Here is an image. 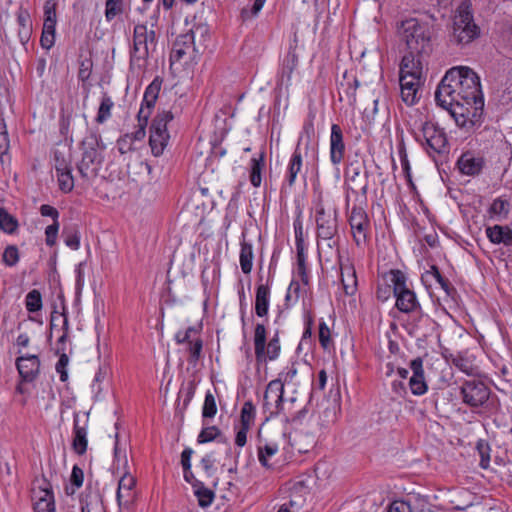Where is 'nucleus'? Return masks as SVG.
Instances as JSON below:
<instances>
[{
	"mask_svg": "<svg viewBox=\"0 0 512 512\" xmlns=\"http://www.w3.org/2000/svg\"><path fill=\"white\" fill-rule=\"evenodd\" d=\"M59 188L62 192L68 193L72 191L74 187V179L71 174V169L65 170L63 172L56 173Z\"/></svg>",
	"mask_w": 512,
	"mask_h": 512,
	"instance_id": "obj_49",
	"label": "nucleus"
},
{
	"mask_svg": "<svg viewBox=\"0 0 512 512\" xmlns=\"http://www.w3.org/2000/svg\"><path fill=\"white\" fill-rule=\"evenodd\" d=\"M359 86V82L354 75L349 76L347 72L343 75V81L339 83V94L343 92L345 97L350 101L356 100V90Z\"/></svg>",
	"mask_w": 512,
	"mask_h": 512,
	"instance_id": "obj_34",
	"label": "nucleus"
},
{
	"mask_svg": "<svg viewBox=\"0 0 512 512\" xmlns=\"http://www.w3.org/2000/svg\"><path fill=\"white\" fill-rule=\"evenodd\" d=\"M317 236L323 240L332 239L338 232L337 211L318 203L315 209Z\"/></svg>",
	"mask_w": 512,
	"mask_h": 512,
	"instance_id": "obj_10",
	"label": "nucleus"
},
{
	"mask_svg": "<svg viewBox=\"0 0 512 512\" xmlns=\"http://www.w3.org/2000/svg\"><path fill=\"white\" fill-rule=\"evenodd\" d=\"M65 244L72 250H78L80 247V232L77 225L65 226L62 231Z\"/></svg>",
	"mask_w": 512,
	"mask_h": 512,
	"instance_id": "obj_37",
	"label": "nucleus"
},
{
	"mask_svg": "<svg viewBox=\"0 0 512 512\" xmlns=\"http://www.w3.org/2000/svg\"><path fill=\"white\" fill-rule=\"evenodd\" d=\"M202 349L203 341L200 337L189 341V344H187V351L189 353L188 361L192 364H196L201 357Z\"/></svg>",
	"mask_w": 512,
	"mask_h": 512,
	"instance_id": "obj_46",
	"label": "nucleus"
},
{
	"mask_svg": "<svg viewBox=\"0 0 512 512\" xmlns=\"http://www.w3.org/2000/svg\"><path fill=\"white\" fill-rule=\"evenodd\" d=\"M16 366L23 380L32 382L39 374L40 360L36 355L21 356L17 358Z\"/></svg>",
	"mask_w": 512,
	"mask_h": 512,
	"instance_id": "obj_19",
	"label": "nucleus"
},
{
	"mask_svg": "<svg viewBox=\"0 0 512 512\" xmlns=\"http://www.w3.org/2000/svg\"><path fill=\"white\" fill-rule=\"evenodd\" d=\"M241 250H240V266L244 274H249L253 266V248L252 245L245 240V234H242Z\"/></svg>",
	"mask_w": 512,
	"mask_h": 512,
	"instance_id": "obj_32",
	"label": "nucleus"
},
{
	"mask_svg": "<svg viewBox=\"0 0 512 512\" xmlns=\"http://www.w3.org/2000/svg\"><path fill=\"white\" fill-rule=\"evenodd\" d=\"M298 65V57L294 52H289L284 58L281 70L279 72V82L281 85L288 86L291 82L292 73Z\"/></svg>",
	"mask_w": 512,
	"mask_h": 512,
	"instance_id": "obj_27",
	"label": "nucleus"
},
{
	"mask_svg": "<svg viewBox=\"0 0 512 512\" xmlns=\"http://www.w3.org/2000/svg\"><path fill=\"white\" fill-rule=\"evenodd\" d=\"M217 413V405L215 396L211 391H207L202 408V416L204 418H213Z\"/></svg>",
	"mask_w": 512,
	"mask_h": 512,
	"instance_id": "obj_48",
	"label": "nucleus"
},
{
	"mask_svg": "<svg viewBox=\"0 0 512 512\" xmlns=\"http://www.w3.org/2000/svg\"><path fill=\"white\" fill-rule=\"evenodd\" d=\"M54 167L57 172H63L71 169L70 160L65 157V154L59 150H55L53 153Z\"/></svg>",
	"mask_w": 512,
	"mask_h": 512,
	"instance_id": "obj_56",
	"label": "nucleus"
},
{
	"mask_svg": "<svg viewBox=\"0 0 512 512\" xmlns=\"http://www.w3.org/2000/svg\"><path fill=\"white\" fill-rule=\"evenodd\" d=\"M319 342L324 350H329L333 346L330 329L324 321L319 323Z\"/></svg>",
	"mask_w": 512,
	"mask_h": 512,
	"instance_id": "obj_51",
	"label": "nucleus"
},
{
	"mask_svg": "<svg viewBox=\"0 0 512 512\" xmlns=\"http://www.w3.org/2000/svg\"><path fill=\"white\" fill-rule=\"evenodd\" d=\"M483 96L480 77L467 66L449 69L435 92L437 104L447 110Z\"/></svg>",
	"mask_w": 512,
	"mask_h": 512,
	"instance_id": "obj_1",
	"label": "nucleus"
},
{
	"mask_svg": "<svg viewBox=\"0 0 512 512\" xmlns=\"http://www.w3.org/2000/svg\"><path fill=\"white\" fill-rule=\"evenodd\" d=\"M92 62L90 60H83L80 62L78 78L82 82L88 80L91 76Z\"/></svg>",
	"mask_w": 512,
	"mask_h": 512,
	"instance_id": "obj_61",
	"label": "nucleus"
},
{
	"mask_svg": "<svg viewBox=\"0 0 512 512\" xmlns=\"http://www.w3.org/2000/svg\"><path fill=\"white\" fill-rule=\"evenodd\" d=\"M302 164V153L298 144L289 160L287 167L286 182L289 187L294 186L297 176L302 171Z\"/></svg>",
	"mask_w": 512,
	"mask_h": 512,
	"instance_id": "obj_23",
	"label": "nucleus"
},
{
	"mask_svg": "<svg viewBox=\"0 0 512 512\" xmlns=\"http://www.w3.org/2000/svg\"><path fill=\"white\" fill-rule=\"evenodd\" d=\"M348 222L355 244L365 246L371 236V222L367 212L360 206H353L348 215Z\"/></svg>",
	"mask_w": 512,
	"mask_h": 512,
	"instance_id": "obj_9",
	"label": "nucleus"
},
{
	"mask_svg": "<svg viewBox=\"0 0 512 512\" xmlns=\"http://www.w3.org/2000/svg\"><path fill=\"white\" fill-rule=\"evenodd\" d=\"M345 143L341 127L338 124L331 126L330 160L333 165H339L345 157Z\"/></svg>",
	"mask_w": 512,
	"mask_h": 512,
	"instance_id": "obj_17",
	"label": "nucleus"
},
{
	"mask_svg": "<svg viewBox=\"0 0 512 512\" xmlns=\"http://www.w3.org/2000/svg\"><path fill=\"white\" fill-rule=\"evenodd\" d=\"M388 512H412V509L409 503L397 500L390 504Z\"/></svg>",
	"mask_w": 512,
	"mask_h": 512,
	"instance_id": "obj_64",
	"label": "nucleus"
},
{
	"mask_svg": "<svg viewBox=\"0 0 512 512\" xmlns=\"http://www.w3.org/2000/svg\"><path fill=\"white\" fill-rule=\"evenodd\" d=\"M486 235L494 244H512V230L507 226L494 225L486 229Z\"/></svg>",
	"mask_w": 512,
	"mask_h": 512,
	"instance_id": "obj_24",
	"label": "nucleus"
},
{
	"mask_svg": "<svg viewBox=\"0 0 512 512\" xmlns=\"http://www.w3.org/2000/svg\"><path fill=\"white\" fill-rule=\"evenodd\" d=\"M136 484L135 478L130 474H125L121 477L118 483L117 500L121 504L122 500L128 503L133 498L132 489Z\"/></svg>",
	"mask_w": 512,
	"mask_h": 512,
	"instance_id": "obj_29",
	"label": "nucleus"
},
{
	"mask_svg": "<svg viewBox=\"0 0 512 512\" xmlns=\"http://www.w3.org/2000/svg\"><path fill=\"white\" fill-rule=\"evenodd\" d=\"M35 512H56L55 500H48V502H34Z\"/></svg>",
	"mask_w": 512,
	"mask_h": 512,
	"instance_id": "obj_63",
	"label": "nucleus"
},
{
	"mask_svg": "<svg viewBox=\"0 0 512 512\" xmlns=\"http://www.w3.org/2000/svg\"><path fill=\"white\" fill-rule=\"evenodd\" d=\"M401 98L408 106L414 105L419 99V89L423 83V78L419 79L412 76L399 77Z\"/></svg>",
	"mask_w": 512,
	"mask_h": 512,
	"instance_id": "obj_16",
	"label": "nucleus"
},
{
	"mask_svg": "<svg viewBox=\"0 0 512 512\" xmlns=\"http://www.w3.org/2000/svg\"><path fill=\"white\" fill-rule=\"evenodd\" d=\"M421 279L424 283H428L431 281V279H434L437 283H439L447 296L452 297L456 292L455 288L451 285L449 280L441 275L438 267L435 265H432L430 270L426 271L422 275Z\"/></svg>",
	"mask_w": 512,
	"mask_h": 512,
	"instance_id": "obj_26",
	"label": "nucleus"
},
{
	"mask_svg": "<svg viewBox=\"0 0 512 512\" xmlns=\"http://www.w3.org/2000/svg\"><path fill=\"white\" fill-rule=\"evenodd\" d=\"M480 36V28L475 23L471 3L463 1L455 11L453 17L451 40L464 46Z\"/></svg>",
	"mask_w": 512,
	"mask_h": 512,
	"instance_id": "obj_3",
	"label": "nucleus"
},
{
	"mask_svg": "<svg viewBox=\"0 0 512 512\" xmlns=\"http://www.w3.org/2000/svg\"><path fill=\"white\" fill-rule=\"evenodd\" d=\"M341 282L346 295H354L357 290V277L353 266H341Z\"/></svg>",
	"mask_w": 512,
	"mask_h": 512,
	"instance_id": "obj_30",
	"label": "nucleus"
},
{
	"mask_svg": "<svg viewBox=\"0 0 512 512\" xmlns=\"http://www.w3.org/2000/svg\"><path fill=\"white\" fill-rule=\"evenodd\" d=\"M256 410L251 401H246L241 408L239 426L251 428L255 421Z\"/></svg>",
	"mask_w": 512,
	"mask_h": 512,
	"instance_id": "obj_38",
	"label": "nucleus"
},
{
	"mask_svg": "<svg viewBox=\"0 0 512 512\" xmlns=\"http://www.w3.org/2000/svg\"><path fill=\"white\" fill-rule=\"evenodd\" d=\"M279 450L277 443H266L264 446L258 447V459L259 462L265 466L269 467V459L273 457Z\"/></svg>",
	"mask_w": 512,
	"mask_h": 512,
	"instance_id": "obj_41",
	"label": "nucleus"
},
{
	"mask_svg": "<svg viewBox=\"0 0 512 512\" xmlns=\"http://www.w3.org/2000/svg\"><path fill=\"white\" fill-rule=\"evenodd\" d=\"M80 502L82 512H106L102 496L97 490L87 489Z\"/></svg>",
	"mask_w": 512,
	"mask_h": 512,
	"instance_id": "obj_22",
	"label": "nucleus"
},
{
	"mask_svg": "<svg viewBox=\"0 0 512 512\" xmlns=\"http://www.w3.org/2000/svg\"><path fill=\"white\" fill-rule=\"evenodd\" d=\"M485 165L484 158L475 155L473 152L467 151L463 153L458 161L457 167L459 171L468 176H476L481 173Z\"/></svg>",
	"mask_w": 512,
	"mask_h": 512,
	"instance_id": "obj_18",
	"label": "nucleus"
},
{
	"mask_svg": "<svg viewBox=\"0 0 512 512\" xmlns=\"http://www.w3.org/2000/svg\"><path fill=\"white\" fill-rule=\"evenodd\" d=\"M59 230V223L53 222V224L49 225L45 229L46 235V244L50 247L54 246L57 239V234Z\"/></svg>",
	"mask_w": 512,
	"mask_h": 512,
	"instance_id": "obj_59",
	"label": "nucleus"
},
{
	"mask_svg": "<svg viewBox=\"0 0 512 512\" xmlns=\"http://www.w3.org/2000/svg\"><path fill=\"white\" fill-rule=\"evenodd\" d=\"M156 42L154 30H148L146 25L138 24L133 31V48L130 55V67L142 70L149 56V47Z\"/></svg>",
	"mask_w": 512,
	"mask_h": 512,
	"instance_id": "obj_5",
	"label": "nucleus"
},
{
	"mask_svg": "<svg viewBox=\"0 0 512 512\" xmlns=\"http://www.w3.org/2000/svg\"><path fill=\"white\" fill-rule=\"evenodd\" d=\"M73 441L72 447L78 455H83L87 450V429L85 426H80L78 422V415L74 416L73 427Z\"/></svg>",
	"mask_w": 512,
	"mask_h": 512,
	"instance_id": "obj_25",
	"label": "nucleus"
},
{
	"mask_svg": "<svg viewBox=\"0 0 512 512\" xmlns=\"http://www.w3.org/2000/svg\"><path fill=\"white\" fill-rule=\"evenodd\" d=\"M270 289L267 285L260 284L256 290L255 313L258 317H264L269 310Z\"/></svg>",
	"mask_w": 512,
	"mask_h": 512,
	"instance_id": "obj_28",
	"label": "nucleus"
},
{
	"mask_svg": "<svg viewBox=\"0 0 512 512\" xmlns=\"http://www.w3.org/2000/svg\"><path fill=\"white\" fill-rule=\"evenodd\" d=\"M44 21L57 22L56 2L54 0H47L44 4Z\"/></svg>",
	"mask_w": 512,
	"mask_h": 512,
	"instance_id": "obj_60",
	"label": "nucleus"
},
{
	"mask_svg": "<svg viewBox=\"0 0 512 512\" xmlns=\"http://www.w3.org/2000/svg\"><path fill=\"white\" fill-rule=\"evenodd\" d=\"M421 134L427 148L437 154L445 153L447 150L448 140L446 133L437 124L426 121L422 124Z\"/></svg>",
	"mask_w": 512,
	"mask_h": 512,
	"instance_id": "obj_13",
	"label": "nucleus"
},
{
	"mask_svg": "<svg viewBox=\"0 0 512 512\" xmlns=\"http://www.w3.org/2000/svg\"><path fill=\"white\" fill-rule=\"evenodd\" d=\"M265 166V154L262 152L259 158L251 159L250 182L254 187L261 185V172Z\"/></svg>",
	"mask_w": 512,
	"mask_h": 512,
	"instance_id": "obj_36",
	"label": "nucleus"
},
{
	"mask_svg": "<svg viewBox=\"0 0 512 512\" xmlns=\"http://www.w3.org/2000/svg\"><path fill=\"white\" fill-rule=\"evenodd\" d=\"M169 138V135L150 134L149 144L154 156L162 155L165 147L168 144Z\"/></svg>",
	"mask_w": 512,
	"mask_h": 512,
	"instance_id": "obj_40",
	"label": "nucleus"
},
{
	"mask_svg": "<svg viewBox=\"0 0 512 512\" xmlns=\"http://www.w3.org/2000/svg\"><path fill=\"white\" fill-rule=\"evenodd\" d=\"M195 495L198 499L199 506L205 508L211 505V503L214 500L215 494L212 490L206 488L203 486L202 483H199V485L195 489Z\"/></svg>",
	"mask_w": 512,
	"mask_h": 512,
	"instance_id": "obj_43",
	"label": "nucleus"
},
{
	"mask_svg": "<svg viewBox=\"0 0 512 512\" xmlns=\"http://www.w3.org/2000/svg\"><path fill=\"white\" fill-rule=\"evenodd\" d=\"M508 201L497 198L493 201V203L490 206V213L494 215H502L508 213Z\"/></svg>",
	"mask_w": 512,
	"mask_h": 512,
	"instance_id": "obj_58",
	"label": "nucleus"
},
{
	"mask_svg": "<svg viewBox=\"0 0 512 512\" xmlns=\"http://www.w3.org/2000/svg\"><path fill=\"white\" fill-rule=\"evenodd\" d=\"M194 36L192 33H186L178 36L173 44L170 54L171 61H180L185 55L194 51Z\"/></svg>",
	"mask_w": 512,
	"mask_h": 512,
	"instance_id": "obj_21",
	"label": "nucleus"
},
{
	"mask_svg": "<svg viewBox=\"0 0 512 512\" xmlns=\"http://www.w3.org/2000/svg\"><path fill=\"white\" fill-rule=\"evenodd\" d=\"M34 502L54 500L51 484L46 479L38 480L32 490Z\"/></svg>",
	"mask_w": 512,
	"mask_h": 512,
	"instance_id": "obj_33",
	"label": "nucleus"
},
{
	"mask_svg": "<svg viewBox=\"0 0 512 512\" xmlns=\"http://www.w3.org/2000/svg\"><path fill=\"white\" fill-rule=\"evenodd\" d=\"M399 34L408 50L418 56L428 55L432 51L431 28L427 23H420L414 18L407 19L401 23Z\"/></svg>",
	"mask_w": 512,
	"mask_h": 512,
	"instance_id": "obj_2",
	"label": "nucleus"
},
{
	"mask_svg": "<svg viewBox=\"0 0 512 512\" xmlns=\"http://www.w3.org/2000/svg\"><path fill=\"white\" fill-rule=\"evenodd\" d=\"M457 126L467 130L479 127L483 120L484 96H480L465 105H456L448 110Z\"/></svg>",
	"mask_w": 512,
	"mask_h": 512,
	"instance_id": "obj_6",
	"label": "nucleus"
},
{
	"mask_svg": "<svg viewBox=\"0 0 512 512\" xmlns=\"http://www.w3.org/2000/svg\"><path fill=\"white\" fill-rule=\"evenodd\" d=\"M220 434H221V431L216 426L205 427L199 433L197 442L202 444V443H207V442L213 441Z\"/></svg>",
	"mask_w": 512,
	"mask_h": 512,
	"instance_id": "obj_54",
	"label": "nucleus"
},
{
	"mask_svg": "<svg viewBox=\"0 0 512 512\" xmlns=\"http://www.w3.org/2000/svg\"><path fill=\"white\" fill-rule=\"evenodd\" d=\"M452 363L456 368L467 375H473L476 372V367L474 366L473 361L460 353L453 357Z\"/></svg>",
	"mask_w": 512,
	"mask_h": 512,
	"instance_id": "obj_42",
	"label": "nucleus"
},
{
	"mask_svg": "<svg viewBox=\"0 0 512 512\" xmlns=\"http://www.w3.org/2000/svg\"><path fill=\"white\" fill-rule=\"evenodd\" d=\"M284 385L280 383V380H271L265 389L263 396V408L265 412H268L270 416H276L279 414L286 415L287 418L291 417L294 420V416L290 412L289 408H286V402L283 398Z\"/></svg>",
	"mask_w": 512,
	"mask_h": 512,
	"instance_id": "obj_8",
	"label": "nucleus"
},
{
	"mask_svg": "<svg viewBox=\"0 0 512 512\" xmlns=\"http://www.w3.org/2000/svg\"><path fill=\"white\" fill-rule=\"evenodd\" d=\"M410 368L413 374L409 379V388L413 395L421 396L428 390L424 377L423 360L420 357L413 359L410 362Z\"/></svg>",
	"mask_w": 512,
	"mask_h": 512,
	"instance_id": "obj_15",
	"label": "nucleus"
},
{
	"mask_svg": "<svg viewBox=\"0 0 512 512\" xmlns=\"http://www.w3.org/2000/svg\"><path fill=\"white\" fill-rule=\"evenodd\" d=\"M383 280L393 286V295L396 298L395 306L403 313H411L420 307L415 292L407 285V277L399 269H392L385 273Z\"/></svg>",
	"mask_w": 512,
	"mask_h": 512,
	"instance_id": "obj_4",
	"label": "nucleus"
},
{
	"mask_svg": "<svg viewBox=\"0 0 512 512\" xmlns=\"http://www.w3.org/2000/svg\"><path fill=\"white\" fill-rule=\"evenodd\" d=\"M478 454L480 456V467L487 469L490 464V446L487 442L479 440L476 445Z\"/></svg>",
	"mask_w": 512,
	"mask_h": 512,
	"instance_id": "obj_52",
	"label": "nucleus"
},
{
	"mask_svg": "<svg viewBox=\"0 0 512 512\" xmlns=\"http://www.w3.org/2000/svg\"><path fill=\"white\" fill-rule=\"evenodd\" d=\"M461 395L465 404L476 408L487 402L490 390L483 382L470 380L463 383Z\"/></svg>",
	"mask_w": 512,
	"mask_h": 512,
	"instance_id": "obj_12",
	"label": "nucleus"
},
{
	"mask_svg": "<svg viewBox=\"0 0 512 512\" xmlns=\"http://www.w3.org/2000/svg\"><path fill=\"white\" fill-rule=\"evenodd\" d=\"M162 80L159 77L153 79V81L147 86L141 107L137 114V118H141L144 120H149V117L152 113V110L155 106V103L158 99L159 92L161 90Z\"/></svg>",
	"mask_w": 512,
	"mask_h": 512,
	"instance_id": "obj_14",
	"label": "nucleus"
},
{
	"mask_svg": "<svg viewBox=\"0 0 512 512\" xmlns=\"http://www.w3.org/2000/svg\"><path fill=\"white\" fill-rule=\"evenodd\" d=\"M197 330L194 327H188L185 331H178L175 335L177 344H189V341L196 339L192 334H196Z\"/></svg>",
	"mask_w": 512,
	"mask_h": 512,
	"instance_id": "obj_57",
	"label": "nucleus"
},
{
	"mask_svg": "<svg viewBox=\"0 0 512 512\" xmlns=\"http://www.w3.org/2000/svg\"><path fill=\"white\" fill-rule=\"evenodd\" d=\"M25 305H26V309L31 313L41 310V308H42L41 293L36 289L31 290L26 295Z\"/></svg>",
	"mask_w": 512,
	"mask_h": 512,
	"instance_id": "obj_44",
	"label": "nucleus"
},
{
	"mask_svg": "<svg viewBox=\"0 0 512 512\" xmlns=\"http://www.w3.org/2000/svg\"><path fill=\"white\" fill-rule=\"evenodd\" d=\"M82 147L83 155L78 170L83 177H86L90 166L101 162L100 151L104 149V145L97 134H91L83 140Z\"/></svg>",
	"mask_w": 512,
	"mask_h": 512,
	"instance_id": "obj_11",
	"label": "nucleus"
},
{
	"mask_svg": "<svg viewBox=\"0 0 512 512\" xmlns=\"http://www.w3.org/2000/svg\"><path fill=\"white\" fill-rule=\"evenodd\" d=\"M298 373L297 363L291 362L287 365L283 370L278 374L276 380H280V383L285 386V384H291L294 381Z\"/></svg>",
	"mask_w": 512,
	"mask_h": 512,
	"instance_id": "obj_47",
	"label": "nucleus"
},
{
	"mask_svg": "<svg viewBox=\"0 0 512 512\" xmlns=\"http://www.w3.org/2000/svg\"><path fill=\"white\" fill-rule=\"evenodd\" d=\"M19 261V251L15 245H9L5 248L3 253V262L7 266H15Z\"/></svg>",
	"mask_w": 512,
	"mask_h": 512,
	"instance_id": "obj_55",
	"label": "nucleus"
},
{
	"mask_svg": "<svg viewBox=\"0 0 512 512\" xmlns=\"http://www.w3.org/2000/svg\"><path fill=\"white\" fill-rule=\"evenodd\" d=\"M174 115L171 111L159 112L152 120L150 127V134L169 135L167 131V124L172 121Z\"/></svg>",
	"mask_w": 512,
	"mask_h": 512,
	"instance_id": "obj_31",
	"label": "nucleus"
},
{
	"mask_svg": "<svg viewBox=\"0 0 512 512\" xmlns=\"http://www.w3.org/2000/svg\"><path fill=\"white\" fill-rule=\"evenodd\" d=\"M346 177H347V181L354 185V187H352L353 190L359 189L362 191L363 194L366 193V190H367L366 184L360 186L357 183V179L360 177L359 167H354L353 164H351L347 169Z\"/></svg>",
	"mask_w": 512,
	"mask_h": 512,
	"instance_id": "obj_53",
	"label": "nucleus"
},
{
	"mask_svg": "<svg viewBox=\"0 0 512 512\" xmlns=\"http://www.w3.org/2000/svg\"><path fill=\"white\" fill-rule=\"evenodd\" d=\"M423 56H418L416 53L409 51L402 58L400 63V76H414L419 79L423 78Z\"/></svg>",
	"mask_w": 512,
	"mask_h": 512,
	"instance_id": "obj_20",
	"label": "nucleus"
},
{
	"mask_svg": "<svg viewBox=\"0 0 512 512\" xmlns=\"http://www.w3.org/2000/svg\"><path fill=\"white\" fill-rule=\"evenodd\" d=\"M393 293V286L391 283L385 281V285H378L376 291V297L378 300L384 302L388 300Z\"/></svg>",
	"mask_w": 512,
	"mask_h": 512,
	"instance_id": "obj_62",
	"label": "nucleus"
},
{
	"mask_svg": "<svg viewBox=\"0 0 512 512\" xmlns=\"http://www.w3.org/2000/svg\"><path fill=\"white\" fill-rule=\"evenodd\" d=\"M18 226V220L6 209L0 208V229L5 233L13 234L17 231Z\"/></svg>",
	"mask_w": 512,
	"mask_h": 512,
	"instance_id": "obj_39",
	"label": "nucleus"
},
{
	"mask_svg": "<svg viewBox=\"0 0 512 512\" xmlns=\"http://www.w3.org/2000/svg\"><path fill=\"white\" fill-rule=\"evenodd\" d=\"M267 332L264 324L258 323L254 329L253 343L257 363L276 360L281 352L278 332L267 343Z\"/></svg>",
	"mask_w": 512,
	"mask_h": 512,
	"instance_id": "obj_7",
	"label": "nucleus"
},
{
	"mask_svg": "<svg viewBox=\"0 0 512 512\" xmlns=\"http://www.w3.org/2000/svg\"><path fill=\"white\" fill-rule=\"evenodd\" d=\"M113 107L114 102L112 98L107 93H103L95 121L98 124L106 122L111 117Z\"/></svg>",
	"mask_w": 512,
	"mask_h": 512,
	"instance_id": "obj_35",
	"label": "nucleus"
},
{
	"mask_svg": "<svg viewBox=\"0 0 512 512\" xmlns=\"http://www.w3.org/2000/svg\"><path fill=\"white\" fill-rule=\"evenodd\" d=\"M56 354L59 355V360L56 364V371L57 373H59V376H60V380L62 382H65L67 381L68 379V373H67V366H68V363H69V358L67 356V354L65 353V348L62 347V348H57L56 349Z\"/></svg>",
	"mask_w": 512,
	"mask_h": 512,
	"instance_id": "obj_45",
	"label": "nucleus"
},
{
	"mask_svg": "<svg viewBox=\"0 0 512 512\" xmlns=\"http://www.w3.org/2000/svg\"><path fill=\"white\" fill-rule=\"evenodd\" d=\"M123 12L122 0H106L105 17L107 21H112L116 16Z\"/></svg>",
	"mask_w": 512,
	"mask_h": 512,
	"instance_id": "obj_50",
	"label": "nucleus"
}]
</instances>
